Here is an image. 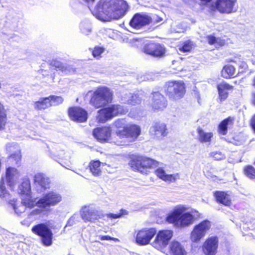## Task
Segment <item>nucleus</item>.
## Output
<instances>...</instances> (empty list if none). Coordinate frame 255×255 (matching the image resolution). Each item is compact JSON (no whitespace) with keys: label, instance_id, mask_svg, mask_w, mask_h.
I'll return each instance as SVG.
<instances>
[{"label":"nucleus","instance_id":"f257e3e1","mask_svg":"<svg viewBox=\"0 0 255 255\" xmlns=\"http://www.w3.org/2000/svg\"><path fill=\"white\" fill-rule=\"evenodd\" d=\"M128 9V4L123 0H100L92 13L97 19L103 21L118 19Z\"/></svg>","mask_w":255,"mask_h":255},{"label":"nucleus","instance_id":"f03ea898","mask_svg":"<svg viewBox=\"0 0 255 255\" xmlns=\"http://www.w3.org/2000/svg\"><path fill=\"white\" fill-rule=\"evenodd\" d=\"M200 216L199 212L183 205L176 206L166 217V221L179 228H186L193 224Z\"/></svg>","mask_w":255,"mask_h":255},{"label":"nucleus","instance_id":"7ed1b4c3","mask_svg":"<svg viewBox=\"0 0 255 255\" xmlns=\"http://www.w3.org/2000/svg\"><path fill=\"white\" fill-rule=\"evenodd\" d=\"M3 184V180H1L0 182V197L8 202L9 206L12 208L16 214L20 215L25 212L26 208H32L37 205V199H32L30 193L21 194V202L18 203L17 199L11 198Z\"/></svg>","mask_w":255,"mask_h":255},{"label":"nucleus","instance_id":"20e7f679","mask_svg":"<svg viewBox=\"0 0 255 255\" xmlns=\"http://www.w3.org/2000/svg\"><path fill=\"white\" fill-rule=\"evenodd\" d=\"M129 165L132 169L141 173L147 174L149 170L156 167L159 162L151 158L137 155H132L130 157Z\"/></svg>","mask_w":255,"mask_h":255},{"label":"nucleus","instance_id":"39448f33","mask_svg":"<svg viewBox=\"0 0 255 255\" xmlns=\"http://www.w3.org/2000/svg\"><path fill=\"white\" fill-rule=\"evenodd\" d=\"M112 99L113 93L111 90L106 87H101L94 92L90 103L96 108H99L111 103Z\"/></svg>","mask_w":255,"mask_h":255},{"label":"nucleus","instance_id":"423d86ee","mask_svg":"<svg viewBox=\"0 0 255 255\" xmlns=\"http://www.w3.org/2000/svg\"><path fill=\"white\" fill-rule=\"evenodd\" d=\"M128 109L120 105H112L108 108L100 110L97 116V120L99 123H104L114 117L126 114Z\"/></svg>","mask_w":255,"mask_h":255},{"label":"nucleus","instance_id":"0eeeda50","mask_svg":"<svg viewBox=\"0 0 255 255\" xmlns=\"http://www.w3.org/2000/svg\"><path fill=\"white\" fill-rule=\"evenodd\" d=\"M173 235V232L170 230H160L156 232L155 238L150 243L154 249L163 252L168 245Z\"/></svg>","mask_w":255,"mask_h":255},{"label":"nucleus","instance_id":"6e6552de","mask_svg":"<svg viewBox=\"0 0 255 255\" xmlns=\"http://www.w3.org/2000/svg\"><path fill=\"white\" fill-rule=\"evenodd\" d=\"M212 226L211 222L207 220L202 221L195 225L190 234V240L195 243H198L203 239Z\"/></svg>","mask_w":255,"mask_h":255},{"label":"nucleus","instance_id":"1a4fd4ad","mask_svg":"<svg viewBox=\"0 0 255 255\" xmlns=\"http://www.w3.org/2000/svg\"><path fill=\"white\" fill-rule=\"evenodd\" d=\"M156 233L155 228H143L135 231V243L139 246H146L151 243Z\"/></svg>","mask_w":255,"mask_h":255},{"label":"nucleus","instance_id":"9d476101","mask_svg":"<svg viewBox=\"0 0 255 255\" xmlns=\"http://www.w3.org/2000/svg\"><path fill=\"white\" fill-rule=\"evenodd\" d=\"M238 8L237 0H216L211 6L212 10H217L221 13L235 12Z\"/></svg>","mask_w":255,"mask_h":255},{"label":"nucleus","instance_id":"9b49d317","mask_svg":"<svg viewBox=\"0 0 255 255\" xmlns=\"http://www.w3.org/2000/svg\"><path fill=\"white\" fill-rule=\"evenodd\" d=\"M166 92L169 98L173 100L182 98L185 93L184 83L182 81H170L167 84Z\"/></svg>","mask_w":255,"mask_h":255},{"label":"nucleus","instance_id":"f8f14e48","mask_svg":"<svg viewBox=\"0 0 255 255\" xmlns=\"http://www.w3.org/2000/svg\"><path fill=\"white\" fill-rule=\"evenodd\" d=\"M62 201V196L58 192L50 191L45 194L36 202L37 206L43 208L48 209L51 207L55 206Z\"/></svg>","mask_w":255,"mask_h":255},{"label":"nucleus","instance_id":"ddd939ff","mask_svg":"<svg viewBox=\"0 0 255 255\" xmlns=\"http://www.w3.org/2000/svg\"><path fill=\"white\" fill-rule=\"evenodd\" d=\"M113 126L117 128V136L120 139H123L125 135L127 134L126 130L134 129V132L130 133L129 135L135 137L139 133L138 128L135 126H128L126 121L124 119H119L116 121L113 124Z\"/></svg>","mask_w":255,"mask_h":255},{"label":"nucleus","instance_id":"4468645a","mask_svg":"<svg viewBox=\"0 0 255 255\" xmlns=\"http://www.w3.org/2000/svg\"><path fill=\"white\" fill-rule=\"evenodd\" d=\"M32 232L41 237L42 243L47 246L52 243L53 234L49 227L44 224H40L33 227Z\"/></svg>","mask_w":255,"mask_h":255},{"label":"nucleus","instance_id":"2eb2a0df","mask_svg":"<svg viewBox=\"0 0 255 255\" xmlns=\"http://www.w3.org/2000/svg\"><path fill=\"white\" fill-rule=\"evenodd\" d=\"M80 215L85 222H94L101 217L99 211L90 205L83 206L80 210Z\"/></svg>","mask_w":255,"mask_h":255},{"label":"nucleus","instance_id":"dca6fc26","mask_svg":"<svg viewBox=\"0 0 255 255\" xmlns=\"http://www.w3.org/2000/svg\"><path fill=\"white\" fill-rule=\"evenodd\" d=\"M111 129L110 127L98 128L93 130V134L98 140L101 142H114L117 145H123L118 141L113 140L111 137Z\"/></svg>","mask_w":255,"mask_h":255},{"label":"nucleus","instance_id":"f3484780","mask_svg":"<svg viewBox=\"0 0 255 255\" xmlns=\"http://www.w3.org/2000/svg\"><path fill=\"white\" fill-rule=\"evenodd\" d=\"M143 50L145 53L157 58L164 56L166 52L165 47L156 43H149L145 44Z\"/></svg>","mask_w":255,"mask_h":255},{"label":"nucleus","instance_id":"a211bd4d","mask_svg":"<svg viewBox=\"0 0 255 255\" xmlns=\"http://www.w3.org/2000/svg\"><path fill=\"white\" fill-rule=\"evenodd\" d=\"M219 240L216 236H212L206 240L202 246L205 255H216L218 247Z\"/></svg>","mask_w":255,"mask_h":255},{"label":"nucleus","instance_id":"6ab92c4d","mask_svg":"<svg viewBox=\"0 0 255 255\" xmlns=\"http://www.w3.org/2000/svg\"><path fill=\"white\" fill-rule=\"evenodd\" d=\"M151 17L146 14H135L130 21V25L135 28L139 29L151 23Z\"/></svg>","mask_w":255,"mask_h":255},{"label":"nucleus","instance_id":"aec40b11","mask_svg":"<svg viewBox=\"0 0 255 255\" xmlns=\"http://www.w3.org/2000/svg\"><path fill=\"white\" fill-rule=\"evenodd\" d=\"M6 150L12 153L8 157V161L11 164L18 165L21 160V152L18 145L15 143H10L6 145Z\"/></svg>","mask_w":255,"mask_h":255},{"label":"nucleus","instance_id":"412c9836","mask_svg":"<svg viewBox=\"0 0 255 255\" xmlns=\"http://www.w3.org/2000/svg\"><path fill=\"white\" fill-rule=\"evenodd\" d=\"M69 115L71 120L79 123L86 122L87 119V112L78 107L70 108Z\"/></svg>","mask_w":255,"mask_h":255},{"label":"nucleus","instance_id":"4be33fe9","mask_svg":"<svg viewBox=\"0 0 255 255\" xmlns=\"http://www.w3.org/2000/svg\"><path fill=\"white\" fill-rule=\"evenodd\" d=\"M20 176V173L16 168L9 167L6 169V179L7 185L11 189L17 183Z\"/></svg>","mask_w":255,"mask_h":255},{"label":"nucleus","instance_id":"5701e85b","mask_svg":"<svg viewBox=\"0 0 255 255\" xmlns=\"http://www.w3.org/2000/svg\"><path fill=\"white\" fill-rule=\"evenodd\" d=\"M150 104L154 110L158 111L163 110L167 105L165 98L158 92H154L152 94Z\"/></svg>","mask_w":255,"mask_h":255},{"label":"nucleus","instance_id":"b1692460","mask_svg":"<svg viewBox=\"0 0 255 255\" xmlns=\"http://www.w3.org/2000/svg\"><path fill=\"white\" fill-rule=\"evenodd\" d=\"M214 196L218 203L227 206L231 204V196L229 192L216 191L214 193Z\"/></svg>","mask_w":255,"mask_h":255},{"label":"nucleus","instance_id":"393cba45","mask_svg":"<svg viewBox=\"0 0 255 255\" xmlns=\"http://www.w3.org/2000/svg\"><path fill=\"white\" fill-rule=\"evenodd\" d=\"M167 128L164 123H157L150 128V132L158 137L165 136L167 134Z\"/></svg>","mask_w":255,"mask_h":255},{"label":"nucleus","instance_id":"a878e982","mask_svg":"<svg viewBox=\"0 0 255 255\" xmlns=\"http://www.w3.org/2000/svg\"><path fill=\"white\" fill-rule=\"evenodd\" d=\"M155 174L159 178L166 182H174L179 179L178 173L173 174H167L162 167L158 168L155 171Z\"/></svg>","mask_w":255,"mask_h":255},{"label":"nucleus","instance_id":"bb28decb","mask_svg":"<svg viewBox=\"0 0 255 255\" xmlns=\"http://www.w3.org/2000/svg\"><path fill=\"white\" fill-rule=\"evenodd\" d=\"M50 156L54 159L57 160L58 159H61L65 160L66 162H70V156L69 153L66 152L64 150L59 147L55 148V151H49Z\"/></svg>","mask_w":255,"mask_h":255},{"label":"nucleus","instance_id":"cd10ccee","mask_svg":"<svg viewBox=\"0 0 255 255\" xmlns=\"http://www.w3.org/2000/svg\"><path fill=\"white\" fill-rule=\"evenodd\" d=\"M198 133V139L201 143H210L213 136V133L211 132H206L201 128L197 129Z\"/></svg>","mask_w":255,"mask_h":255},{"label":"nucleus","instance_id":"c85d7f7f","mask_svg":"<svg viewBox=\"0 0 255 255\" xmlns=\"http://www.w3.org/2000/svg\"><path fill=\"white\" fill-rule=\"evenodd\" d=\"M217 88L219 99L222 101L227 99L228 95V91L231 90L232 86L226 83H222L218 85Z\"/></svg>","mask_w":255,"mask_h":255},{"label":"nucleus","instance_id":"c756f323","mask_svg":"<svg viewBox=\"0 0 255 255\" xmlns=\"http://www.w3.org/2000/svg\"><path fill=\"white\" fill-rule=\"evenodd\" d=\"M50 65L55 67L57 70L61 71L63 73L68 74L73 72L72 69L67 65L64 64L56 60H52L50 62Z\"/></svg>","mask_w":255,"mask_h":255},{"label":"nucleus","instance_id":"7c9ffc66","mask_svg":"<svg viewBox=\"0 0 255 255\" xmlns=\"http://www.w3.org/2000/svg\"><path fill=\"white\" fill-rule=\"evenodd\" d=\"M34 181L36 185H39L44 189L48 188L49 183V178L42 173L36 174L34 177Z\"/></svg>","mask_w":255,"mask_h":255},{"label":"nucleus","instance_id":"2f4dec72","mask_svg":"<svg viewBox=\"0 0 255 255\" xmlns=\"http://www.w3.org/2000/svg\"><path fill=\"white\" fill-rule=\"evenodd\" d=\"M170 250L173 255H185V251L181 244L176 241H173L169 245Z\"/></svg>","mask_w":255,"mask_h":255},{"label":"nucleus","instance_id":"473e14b6","mask_svg":"<svg viewBox=\"0 0 255 255\" xmlns=\"http://www.w3.org/2000/svg\"><path fill=\"white\" fill-rule=\"evenodd\" d=\"M233 118L229 117L221 122L218 128V132L222 135H226L228 126H232L233 124Z\"/></svg>","mask_w":255,"mask_h":255},{"label":"nucleus","instance_id":"72a5a7b5","mask_svg":"<svg viewBox=\"0 0 255 255\" xmlns=\"http://www.w3.org/2000/svg\"><path fill=\"white\" fill-rule=\"evenodd\" d=\"M106 165L105 163H102L99 160H93L89 163V168L91 172L95 176H99L101 173V165Z\"/></svg>","mask_w":255,"mask_h":255},{"label":"nucleus","instance_id":"f704fd0d","mask_svg":"<svg viewBox=\"0 0 255 255\" xmlns=\"http://www.w3.org/2000/svg\"><path fill=\"white\" fill-rule=\"evenodd\" d=\"M35 109L37 110H45L51 106L50 101L47 98H41L38 101L35 102L33 104Z\"/></svg>","mask_w":255,"mask_h":255},{"label":"nucleus","instance_id":"c9c22d12","mask_svg":"<svg viewBox=\"0 0 255 255\" xmlns=\"http://www.w3.org/2000/svg\"><path fill=\"white\" fill-rule=\"evenodd\" d=\"M221 73L224 78H231L236 76V70L233 66L227 65L223 67Z\"/></svg>","mask_w":255,"mask_h":255},{"label":"nucleus","instance_id":"e433bc0d","mask_svg":"<svg viewBox=\"0 0 255 255\" xmlns=\"http://www.w3.org/2000/svg\"><path fill=\"white\" fill-rule=\"evenodd\" d=\"M19 193L20 194L30 193L31 187L30 181L27 177H24L22 179V182L18 187Z\"/></svg>","mask_w":255,"mask_h":255},{"label":"nucleus","instance_id":"4c0bfd02","mask_svg":"<svg viewBox=\"0 0 255 255\" xmlns=\"http://www.w3.org/2000/svg\"><path fill=\"white\" fill-rule=\"evenodd\" d=\"M128 126H135L137 127L138 128V129H139V133H138V134L135 137H133V136H132L130 135H129L130 133L134 132V129H132L128 130H128H126V132L127 133V134H126L125 135V137L124 138H123V140H127L128 141L131 142V141H134L139 136V135L140 134V127L136 125H134V124H128Z\"/></svg>","mask_w":255,"mask_h":255},{"label":"nucleus","instance_id":"58836bf2","mask_svg":"<svg viewBox=\"0 0 255 255\" xmlns=\"http://www.w3.org/2000/svg\"><path fill=\"white\" fill-rule=\"evenodd\" d=\"M79 26L82 32L85 34L87 35L91 32L90 23L88 20L82 21Z\"/></svg>","mask_w":255,"mask_h":255},{"label":"nucleus","instance_id":"ea45409f","mask_svg":"<svg viewBox=\"0 0 255 255\" xmlns=\"http://www.w3.org/2000/svg\"><path fill=\"white\" fill-rule=\"evenodd\" d=\"M193 48V43L189 41L185 42L182 46L178 48L179 52L185 53L190 52Z\"/></svg>","mask_w":255,"mask_h":255},{"label":"nucleus","instance_id":"a19ab883","mask_svg":"<svg viewBox=\"0 0 255 255\" xmlns=\"http://www.w3.org/2000/svg\"><path fill=\"white\" fill-rule=\"evenodd\" d=\"M52 106H55L62 103L63 99L60 96H50L48 97Z\"/></svg>","mask_w":255,"mask_h":255},{"label":"nucleus","instance_id":"79ce46f5","mask_svg":"<svg viewBox=\"0 0 255 255\" xmlns=\"http://www.w3.org/2000/svg\"><path fill=\"white\" fill-rule=\"evenodd\" d=\"M104 51V49L101 47H95L93 49H92L93 57L97 59L101 58V55Z\"/></svg>","mask_w":255,"mask_h":255},{"label":"nucleus","instance_id":"37998d69","mask_svg":"<svg viewBox=\"0 0 255 255\" xmlns=\"http://www.w3.org/2000/svg\"><path fill=\"white\" fill-rule=\"evenodd\" d=\"M245 174L250 178H255V169L251 166H248L244 170Z\"/></svg>","mask_w":255,"mask_h":255},{"label":"nucleus","instance_id":"c03bdc74","mask_svg":"<svg viewBox=\"0 0 255 255\" xmlns=\"http://www.w3.org/2000/svg\"><path fill=\"white\" fill-rule=\"evenodd\" d=\"M7 122L6 113L0 114V130H3Z\"/></svg>","mask_w":255,"mask_h":255},{"label":"nucleus","instance_id":"a18cd8bd","mask_svg":"<svg viewBox=\"0 0 255 255\" xmlns=\"http://www.w3.org/2000/svg\"><path fill=\"white\" fill-rule=\"evenodd\" d=\"M211 156L217 160H223L225 158V155L220 151H214L211 153Z\"/></svg>","mask_w":255,"mask_h":255},{"label":"nucleus","instance_id":"49530a36","mask_svg":"<svg viewBox=\"0 0 255 255\" xmlns=\"http://www.w3.org/2000/svg\"><path fill=\"white\" fill-rule=\"evenodd\" d=\"M128 214V212L125 210H121L120 211V212L118 214H113V213H110L107 215V217L111 219H117L120 218L124 215H127Z\"/></svg>","mask_w":255,"mask_h":255},{"label":"nucleus","instance_id":"de8ad7c7","mask_svg":"<svg viewBox=\"0 0 255 255\" xmlns=\"http://www.w3.org/2000/svg\"><path fill=\"white\" fill-rule=\"evenodd\" d=\"M207 40L209 44H215L218 43H220V40L218 38H216L215 36L213 35H208L206 37Z\"/></svg>","mask_w":255,"mask_h":255},{"label":"nucleus","instance_id":"09e8293b","mask_svg":"<svg viewBox=\"0 0 255 255\" xmlns=\"http://www.w3.org/2000/svg\"><path fill=\"white\" fill-rule=\"evenodd\" d=\"M130 99L128 100V103L130 104L134 105L139 104L140 102V99L136 95L130 96Z\"/></svg>","mask_w":255,"mask_h":255},{"label":"nucleus","instance_id":"8fccbe9b","mask_svg":"<svg viewBox=\"0 0 255 255\" xmlns=\"http://www.w3.org/2000/svg\"><path fill=\"white\" fill-rule=\"evenodd\" d=\"M99 238L101 240H102V241H103V240H113L116 242L120 241V240L118 239L111 237L109 236H100L99 237Z\"/></svg>","mask_w":255,"mask_h":255},{"label":"nucleus","instance_id":"3c124183","mask_svg":"<svg viewBox=\"0 0 255 255\" xmlns=\"http://www.w3.org/2000/svg\"><path fill=\"white\" fill-rule=\"evenodd\" d=\"M41 213L42 210L41 209L36 208L31 211L30 213L29 214L28 216L30 218H32L33 216L40 215Z\"/></svg>","mask_w":255,"mask_h":255},{"label":"nucleus","instance_id":"603ef678","mask_svg":"<svg viewBox=\"0 0 255 255\" xmlns=\"http://www.w3.org/2000/svg\"><path fill=\"white\" fill-rule=\"evenodd\" d=\"M151 22H153L154 24L159 23L163 20V19L161 17L156 15H153L152 17H151Z\"/></svg>","mask_w":255,"mask_h":255},{"label":"nucleus","instance_id":"864d4df0","mask_svg":"<svg viewBox=\"0 0 255 255\" xmlns=\"http://www.w3.org/2000/svg\"><path fill=\"white\" fill-rule=\"evenodd\" d=\"M75 219H76V215H74L72 216L68 221L67 225H66L65 227L69 226H71L73 225L75 223Z\"/></svg>","mask_w":255,"mask_h":255},{"label":"nucleus","instance_id":"5fc2aeb1","mask_svg":"<svg viewBox=\"0 0 255 255\" xmlns=\"http://www.w3.org/2000/svg\"><path fill=\"white\" fill-rule=\"evenodd\" d=\"M5 113L4 107L3 104L0 102V114Z\"/></svg>","mask_w":255,"mask_h":255},{"label":"nucleus","instance_id":"6e6d98bb","mask_svg":"<svg viewBox=\"0 0 255 255\" xmlns=\"http://www.w3.org/2000/svg\"><path fill=\"white\" fill-rule=\"evenodd\" d=\"M86 3L89 4V3H93L95 0H83Z\"/></svg>","mask_w":255,"mask_h":255},{"label":"nucleus","instance_id":"4d7b16f0","mask_svg":"<svg viewBox=\"0 0 255 255\" xmlns=\"http://www.w3.org/2000/svg\"><path fill=\"white\" fill-rule=\"evenodd\" d=\"M203 2V3L206 4L210 2L212 0H200Z\"/></svg>","mask_w":255,"mask_h":255},{"label":"nucleus","instance_id":"13d9d810","mask_svg":"<svg viewBox=\"0 0 255 255\" xmlns=\"http://www.w3.org/2000/svg\"><path fill=\"white\" fill-rule=\"evenodd\" d=\"M185 30V29L184 28V29H182L181 30H176V32H178V33H180V32H183Z\"/></svg>","mask_w":255,"mask_h":255},{"label":"nucleus","instance_id":"bf43d9fd","mask_svg":"<svg viewBox=\"0 0 255 255\" xmlns=\"http://www.w3.org/2000/svg\"><path fill=\"white\" fill-rule=\"evenodd\" d=\"M253 85L255 87V78H254V81H253Z\"/></svg>","mask_w":255,"mask_h":255},{"label":"nucleus","instance_id":"052dcab7","mask_svg":"<svg viewBox=\"0 0 255 255\" xmlns=\"http://www.w3.org/2000/svg\"><path fill=\"white\" fill-rule=\"evenodd\" d=\"M1 88V82H0V89Z\"/></svg>","mask_w":255,"mask_h":255}]
</instances>
